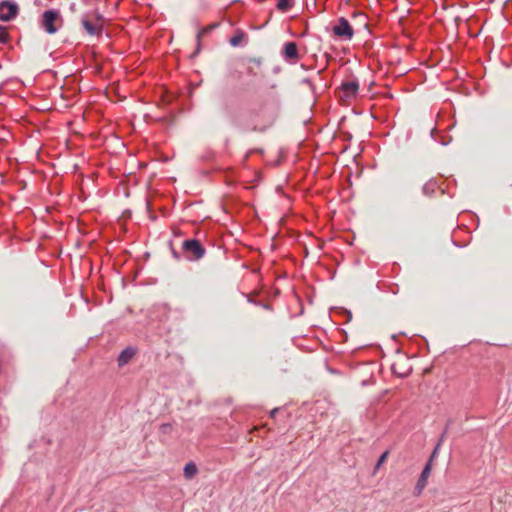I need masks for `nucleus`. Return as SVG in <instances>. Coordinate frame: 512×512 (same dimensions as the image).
Listing matches in <instances>:
<instances>
[{
    "mask_svg": "<svg viewBox=\"0 0 512 512\" xmlns=\"http://www.w3.org/2000/svg\"><path fill=\"white\" fill-rule=\"evenodd\" d=\"M230 122L233 126L237 127V128H240L241 130L243 131H248V130H251V131H256V132H264L266 127L267 126H263V127H258L257 125H254L252 126L251 128H248V127H244L239 119L238 116L236 115H230Z\"/></svg>",
    "mask_w": 512,
    "mask_h": 512,
    "instance_id": "obj_11",
    "label": "nucleus"
},
{
    "mask_svg": "<svg viewBox=\"0 0 512 512\" xmlns=\"http://www.w3.org/2000/svg\"><path fill=\"white\" fill-rule=\"evenodd\" d=\"M294 6L293 0H277L276 8L281 12H287Z\"/></svg>",
    "mask_w": 512,
    "mask_h": 512,
    "instance_id": "obj_14",
    "label": "nucleus"
},
{
    "mask_svg": "<svg viewBox=\"0 0 512 512\" xmlns=\"http://www.w3.org/2000/svg\"><path fill=\"white\" fill-rule=\"evenodd\" d=\"M19 13V6L13 0L0 1V20L8 22L16 18Z\"/></svg>",
    "mask_w": 512,
    "mask_h": 512,
    "instance_id": "obj_5",
    "label": "nucleus"
},
{
    "mask_svg": "<svg viewBox=\"0 0 512 512\" xmlns=\"http://www.w3.org/2000/svg\"><path fill=\"white\" fill-rule=\"evenodd\" d=\"M246 34L243 30H237L235 34L229 39V43L233 47L240 46L245 39Z\"/></svg>",
    "mask_w": 512,
    "mask_h": 512,
    "instance_id": "obj_12",
    "label": "nucleus"
},
{
    "mask_svg": "<svg viewBox=\"0 0 512 512\" xmlns=\"http://www.w3.org/2000/svg\"><path fill=\"white\" fill-rule=\"evenodd\" d=\"M83 3L88 4L89 0H81Z\"/></svg>",
    "mask_w": 512,
    "mask_h": 512,
    "instance_id": "obj_32",
    "label": "nucleus"
},
{
    "mask_svg": "<svg viewBox=\"0 0 512 512\" xmlns=\"http://www.w3.org/2000/svg\"><path fill=\"white\" fill-rule=\"evenodd\" d=\"M69 9L73 13L76 12L77 11L76 4L75 3H71L70 6H69Z\"/></svg>",
    "mask_w": 512,
    "mask_h": 512,
    "instance_id": "obj_27",
    "label": "nucleus"
},
{
    "mask_svg": "<svg viewBox=\"0 0 512 512\" xmlns=\"http://www.w3.org/2000/svg\"><path fill=\"white\" fill-rule=\"evenodd\" d=\"M451 423H452V420H448V421H447L446 427H445V429H444V431H443V433H442V435H441V437H440V440H439L438 444L436 445V447L434 448V450H433V452H432V454H431V456H430V458H429V459H432V460H433V459H434V457L436 456V454H437V452H438V449H439V447H440V444H441V442L443 441V439H444V437H445V435H446V433H447V431H448V428H449V426L451 425Z\"/></svg>",
    "mask_w": 512,
    "mask_h": 512,
    "instance_id": "obj_15",
    "label": "nucleus"
},
{
    "mask_svg": "<svg viewBox=\"0 0 512 512\" xmlns=\"http://www.w3.org/2000/svg\"><path fill=\"white\" fill-rule=\"evenodd\" d=\"M260 306H262L264 309H267V310H270L271 309V306L269 304H266V303H262L260 302L259 304Z\"/></svg>",
    "mask_w": 512,
    "mask_h": 512,
    "instance_id": "obj_29",
    "label": "nucleus"
},
{
    "mask_svg": "<svg viewBox=\"0 0 512 512\" xmlns=\"http://www.w3.org/2000/svg\"><path fill=\"white\" fill-rule=\"evenodd\" d=\"M219 26V23H212L208 26H205L201 29L198 30L197 34H196V49L194 51V53L192 54V57H195L197 54H199V52L201 51V39L202 37L208 35L212 30H214L215 28H217Z\"/></svg>",
    "mask_w": 512,
    "mask_h": 512,
    "instance_id": "obj_9",
    "label": "nucleus"
},
{
    "mask_svg": "<svg viewBox=\"0 0 512 512\" xmlns=\"http://www.w3.org/2000/svg\"><path fill=\"white\" fill-rule=\"evenodd\" d=\"M137 354V348L133 346H128L121 351L117 358V364L119 367H123L128 364L134 356Z\"/></svg>",
    "mask_w": 512,
    "mask_h": 512,
    "instance_id": "obj_8",
    "label": "nucleus"
},
{
    "mask_svg": "<svg viewBox=\"0 0 512 512\" xmlns=\"http://www.w3.org/2000/svg\"><path fill=\"white\" fill-rule=\"evenodd\" d=\"M249 61L256 64L257 66L261 65L262 63V60L260 58H252Z\"/></svg>",
    "mask_w": 512,
    "mask_h": 512,
    "instance_id": "obj_25",
    "label": "nucleus"
},
{
    "mask_svg": "<svg viewBox=\"0 0 512 512\" xmlns=\"http://www.w3.org/2000/svg\"><path fill=\"white\" fill-rule=\"evenodd\" d=\"M278 410H279L278 408H274L273 410H271L270 417L274 418L276 413L278 412Z\"/></svg>",
    "mask_w": 512,
    "mask_h": 512,
    "instance_id": "obj_30",
    "label": "nucleus"
},
{
    "mask_svg": "<svg viewBox=\"0 0 512 512\" xmlns=\"http://www.w3.org/2000/svg\"><path fill=\"white\" fill-rule=\"evenodd\" d=\"M214 158V152L213 151H208L207 152V160H211Z\"/></svg>",
    "mask_w": 512,
    "mask_h": 512,
    "instance_id": "obj_28",
    "label": "nucleus"
},
{
    "mask_svg": "<svg viewBox=\"0 0 512 512\" xmlns=\"http://www.w3.org/2000/svg\"><path fill=\"white\" fill-rule=\"evenodd\" d=\"M302 84H305L307 85L311 90H314V84L312 83L311 79L309 78H304L302 81H301Z\"/></svg>",
    "mask_w": 512,
    "mask_h": 512,
    "instance_id": "obj_20",
    "label": "nucleus"
},
{
    "mask_svg": "<svg viewBox=\"0 0 512 512\" xmlns=\"http://www.w3.org/2000/svg\"><path fill=\"white\" fill-rule=\"evenodd\" d=\"M392 371H393L394 374H396V375H398L400 377H406L408 375V372H398L396 370V364L392 365Z\"/></svg>",
    "mask_w": 512,
    "mask_h": 512,
    "instance_id": "obj_22",
    "label": "nucleus"
},
{
    "mask_svg": "<svg viewBox=\"0 0 512 512\" xmlns=\"http://www.w3.org/2000/svg\"><path fill=\"white\" fill-rule=\"evenodd\" d=\"M359 91V81L356 78H353L349 81L342 82L341 86L337 91V95L340 100L348 101L352 98H355L358 95Z\"/></svg>",
    "mask_w": 512,
    "mask_h": 512,
    "instance_id": "obj_3",
    "label": "nucleus"
},
{
    "mask_svg": "<svg viewBox=\"0 0 512 512\" xmlns=\"http://www.w3.org/2000/svg\"><path fill=\"white\" fill-rule=\"evenodd\" d=\"M10 39V35L5 26L0 25V44H7Z\"/></svg>",
    "mask_w": 512,
    "mask_h": 512,
    "instance_id": "obj_16",
    "label": "nucleus"
},
{
    "mask_svg": "<svg viewBox=\"0 0 512 512\" xmlns=\"http://www.w3.org/2000/svg\"><path fill=\"white\" fill-rule=\"evenodd\" d=\"M170 247H171V252H172V256L174 257V259L176 260H180L181 258V255L178 251H176L173 246H172V242H170Z\"/></svg>",
    "mask_w": 512,
    "mask_h": 512,
    "instance_id": "obj_21",
    "label": "nucleus"
},
{
    "mask_svg": "<svg viewBox=\"0 0 512 512\" xmlns=\"http://www.w3.org/2000/svg\"><path fill=\"white\" fill-rule=\"evenodd\" d=\"M333 34L342 40H351L354 36V29L345 17H339L332 28Z\"/></svg>",
    "mask_w": 512,
    "mask_h": 512,
    "instance_id": "obj_4",
    "label": "nucleus"
},
{
    "mask_svg": "<svg viewBox=\"0 0 512 512\" xmlns=\"http://www.w3.org/2000/svg\"><path fill=\"white\" fill-rule=\"evenodd\" d=\"M247 301H248L249 303H252V304H255V305L260 304V301H255V300H253L249 295H247Z\"/></svg>",
    "mask_w": 512,
    "mask_h": 512,
    "instance_id": "obj_26",
    "label": "nucleus"
},
{
    "mask_svg": "<svg viewBox=\"0 0 512 512\" xmlns=\"http://www.w3.org/2000/svg\"><path fill=\"white\" fill-rule=\"evenodd\" d=\"M438 189V181L435 178H431L423 185L422 193L427 197H432Z\"/></svg>",
    "mask_w": 512,
    "mask_h": 512,
    "instance_id": "obj_10",
    "label": "nucleus"
},
{
    "mask_svg": "<svg viewBox=\"0 0 512 512\" xmlns=\"http://www.w3.org/2000/svg\"><path fill=\"white\" fill-rule=\"evenodd\" d=\"M276 118V114L275 112H272L268 117H267V122H268V125H271L274 120Z\"/></svg>",
    "mask_w": 512,
    "mask_h": 512,
    "instance_id": "obj_24",
    "label": "nucleus"
},
{
    "mask_svg": "<svg viewBox=\"0 0 512 512\" xmlns=\"http://www.w3.org/2000/svg\"><path fill=\"white\" fill-rule=\"evenodd\" d=\"M388 454L389 452L388 451H385L378 459L376 465H375V469H378L384 462L385 460L387 459L388 457Z\"/></svg>",
    "mask_w": 512,
    "mask_h": 512,
    "instance_id": "obj_19",
    "label": "nucleus"
},
{
    "mask_svg": "<svg viewBox=\"0 0 512 512\" xmlns=\"http://www.w3.org/2000/svg\"><path fill=\"white\" fill-rule=\"evenodd\" d=\"M170 427H171V426H170V424H163V425L161 426V428H162V430H163V431L168 430V428H170Z\"/></svg>",
    "mask_w": 512,
    "mask_h": 512,
    "instance_id": "obj_31",
    "label": "nucleus"
},
{
    "mask_svg": "<svg viewBox=\"0 0 512 512\" xmlns=\"http://www.w3.org/2000/svg\"><path fill=\"white\" fill-rule=\"evenodd\" d=\"M198 473L197 466L194 462H189L184 466L183 474L186 479H192Z\"/></svg>",
    "mask_w": 512,
    "mask_h": 512,
    "instance_id": "obj_13",
    "label": "nucleus"
},
{
    "mask_svg": "<svg viewBox=\"0 0 512 512\" xmlns=\"http://www.w3.org/2000/svg\"><path fill=\"white\" fill-rule=\"evenodd\" d=\"M431 468H432V459H428L426 465L424 466V468L420 474V477H422V479H428L430 472H431Z\"/></svg>",
    "mask_w": 512,
    "mask_h": 512,
    "instance_id": "obj_17",
    "label": "nucleus"
},
{
    "mask_svg": "<svg viewBox=\"0 0 512 512\" xmlns=\"http://www.w3.org/2000/svg\"><path fill=\"white\" fill-rule=\"evenodd\" d=\"M81 23L85 31L91 36H100L103 32V25L92 23L87 15L82 16Z\"/></svg>",
    "mask_w": 512,
    "mask_h": 512,
    "instance_id": "obj_7",
    "label": "nucleus"
},
{
    "mask_svg": "<svg viewBox=\"0 0 512 512\" xmlns=\"http://www.w3.org/2000/svg\"><path fill=\"white\" fill-rule=\"evenodd\" d=\"M63 19L56 9L46 10L39 22L40 27L48 34H55L62 26Z\"/></svg>",
    "mask_w": 512,
    "mask_h": 512,
    "instance_id": "obj_1",
    "label": "nucleus"
},
{
    "mask_svg": "<svg viewBox=\"0 0 512 512\" xmlns=\"http://www.w3.org/2000/svg\"><path fill=\"white\" fill-rule=\"evenodd\" d=\"M426 485H427V479H422V477L419 476V479L416 483L415 489L418 491V493H421Z\"/></svg>",
    "mask_w": 512,
    "mask_h": 512,
    "instance_id": "obj_18",
    "label": "nucleus"
},
{
    "mask_svg": "<svg viewBox=\"0 0 512 512\" xmlns=\"http://www.w3.org/2000/svg\"><path fill=\"white\" fill-rule=\"evenodd\" d=\"M183 256L189 261H198L206 253L205 247L197 239H186L182 242Z\"/></svg>",
    "mask_w": 512,
    "mask_h": 512,
    "instance_id": "obj_2",
    "label": "nucleus"
},
{
    "mask_svg": "<svg viewBox=\"0 0 512 512\" xmlns=\"http://www.w3.org/2000/svg\"><path fill=\"white\" fill-rule=\"evenodd\" d=\"M94 16H95V19L98 22H100L99 24H102L104 18H103V15L98 10H95Z\"/></svg>",
    "mask_w": 512,
    "mask_h": 512,
    "instance_id": "obj_23",
    "label": "nucleus"
},
{
    "mask_svg": "<svg viewBox=\"0 0 512 512\" xmlns=\"http://www.w3.org/2000/svg\"><path fill=\"white\" fill-rule=\"evenodd\" d=\"M282 56L286 61L296 63L300 58L297 43L294 41L286 42L283 47Z\"/></svg>",
    "mask_w": 512,
    "mask_h": 512,
    "instance_id": "obj_6",
    "label": "nucleus"
}]
</instances>
